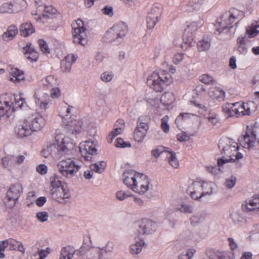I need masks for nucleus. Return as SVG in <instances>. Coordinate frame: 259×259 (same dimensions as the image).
Returning a JSON list of instances; mask_svg holds the SVG:
<instances>
[{"label":"nucleus","instance_id":"16","mask_svg":"<svg viewBox=\"0 0 259 259\" xmlns=\"http://www.w3.org/2000/svg\"><path fill=\"white\" fill-rule=\"evenodd\" d=\"M51 193L53 199L59 203L63 202L66 199L70 197L69 190L67 186L64 185L57 189H51Z\"/></svg>","mask_w":259,"mask_h":259},{"label":"nucleus","instance_id":"51","mask_svg":"<svg viewBox=\"0 0 259 259\" xmlns=\"http://www.w3.org/2000/svg\"><path fill=\"white\" fill-rule=\"evenodd\" d=\"M168 120L169 117L168 115H165L161 119V123L160 126L162 131L165 133H168L169 131V126L168 124Z\"/></svg>","mask_w":259,"mask_h":259},{"label":"nucleus","instance_id":"59","mask_svg":"<svg viewBox=\"0 0 259 259\" xmlns=\"http://www.w3.org/2000/svg\"><path fill=\"white\" fill-rule=\"evenodd\" d=\"M61 95L60 90L58 88H53L50 91V97L53 99L59 98Z\"/></svg>","mask_w":259,"mask_h":259},{"label":"nucleus","instance_id":"33","mask_svg":"<svg viewBox=\"0 0 259 259\" xmlns=\"http://www.w3.org/2000/svg\"><path fill=\"white\" fill-rule=\"evenodd\" d=\"M148 130L137 125L134 134L135 140L139 143L142 142L146 136Z\"/></svg>","mask_w":259,"mask_h":259},{"label":"nucleus","instance_id":"23","mask_svg":"<svg viewBox=\"0 0 259 259\" xmlns=\"http://www.w3.org/2000/svg\"><path fill=\"white\" fill-rule=\"evenodd\" d=\"M23 188L20 183L12 184L8 190L6 195L10 200H17L22 193Z\"/></svg>","mask_w":259,"mask_h":259},{"label":"nucleus","instance_id":"50","mask_svg":"<svg viewBox=\"0 0 259 259\" xmlns=\"http://www.w3.org/2000/svg\"><path fill=\"white\" fill-rule=\"evenodd\" d=\"M14 12H18L23 9V8L25 7L26 5V2L25 0H16L14 3Z\"/></svg>","mask_w":259,"mask_h":259},{"label":"nucleus","instance_id":"42","mask_svg":"<svg viewBox=\"0 0 259 259\" xmlns=\"http://www.w3.org/2000/svg\"><path fill=\"white\" fill-rule=\"evenodd\" d=\"M150 121V118L147 115L141 116L137 121V126L143 127L147 130L149 129V123Z\"/></svg>","mask_w":259,"mask_h":259},{"label":"nucleus","instance_id":"34","mask_svg":"<svg viewBox=\"0 0 259 259\" xmlns=\"http://www.w3.org/2000/svg\"><path fill=\"white\" fill-rule=\"evenodd\" d=\"M18 33V29L16 26L11 25L8 28L6 32L3 34V39L5 41H9L13 38Z\"/></svg>","mask_w":259,"mask_h":259},{"label":"nucleus","instance_id":"44","mask_svg":"<svg viewBox=\"0 0 259 259\" xmlns=\"http://www.w3.org/2000/svg\"><path fill=\"white\" fill-rule=\"evenodd\" d=\"M88 259H100L101 250L98 248H91L87 252Z\"/></svg>","mask_w":259,"mask_h":259},{"label":"nucleus","instance_id":"30","mask_svg":"<svg viewBox=\"0 0 259 259\" xmlns=\"http://www.w3.org/2000/svg\"><path fill=\"white\" fill-rule=\"evenodd\" d=\"M124 128V121L122 119H118L114 124V127L111 134L108 136L107 140L111 141L113 138L121 134Z\"/></svg>","mask_w":259,"mask_h":259},{"label":"nucleus","instance_id":"6","mask_svg":"<svg viewBox=\"0 0 259 259\" xmlns=\"http://www.w3.org/2000/svg\"><path fill=\"white\" fill-rule=\"evenodd\" d=\"M74 108L65 103L59 107V115L63 119L66 124L65 128L72 134L79 133L82 128V121L80 119H76V116L73 114L70 115Z\"/></svg>","mask_w":259,"mask_h":259},{"label":"nucleus","instance_id":"25","mask_svg":"<svg viewBox=\"0 0 259 259\" xmlns=\"http://www.w3.org/2000/svg\"><path fill=\"white\" fill-rule=\"evenodd\" d=\"M209 95L212 100L218 102L224 101L226 97L225 92L219 87L211 88L209 92Z\"/></svg>","mask_w":259,"mask_h":259},{"label":"nucleus","instance_id":"5","mask_svg":"<svg viewBox=\"0 0 259 259\" xmlns=\"http://www.w3.org/2000/svg\"><path fill=\"white\" fill-rule=\"evenodd\" d=\"M242 16L243 12L235 8H231L223 13L217 20L214 33L219 35L224 30L232 28L235 24L239 21Z\"/></svg>","mask_w":259,"mask_h":259},{"label":"nucleus","instance_id":"24","mask_svg":"<svg viewBox=\"0 0 259 259\" xmlns=\"http://www.w3.org/2000/svg\"><path fill=\"white\" fill-rule=\"evenodd\" d=\"M236 41L237 51L240 54L245 55L249 47V40L246 36H239Z\"/></svg>","mask_w":259,"mask_h":259},{"label":"nucleus","instance_id":"14","mask_svg":"<svg viewBox=\"0 0 259 259\" xmlns=\"http://www.w3.org/2000/svg\"><path fill=\"white\" fill-rule=\"evenodd\" d=\"M34 97L36 105L42 111H46L52 105V100L49 95L46 93L41 95L39 90L36 91Z\"/></svg>","mask_w":259,"mask_h":259},{"label":"nucleus","instance_id":"12","mask_svg":"<svg viewBox=\"0 0 259 259\" xmlns=\"http://www.w3.org/2000/svg\"><path fill=\"white\" fill-rule=\"evenodd\" d=\"M162 13V11L160 7L155 5L152 6L147 17V27L149 29L153 28L156 25L161 18Z\"/></svg>","mask_w":259,"mask_h":259},{"label":"nucleus","instance_id":"63","mask_svg":"<svg viewBox=\"0 0 259 259\" xmlns=\"http://www.w3.org/2000/svg\"><path fill=\"white\" fill-rule=\"evenodd\" d=\"M44 12L47 15H53L57 13V10L52 6H46L44 8Z\"/></svg>","mask_w":259,"mask_h":259},{"label":"nucleus","instance_id":"29","mask_svg":"<svg viewBox=\"0 0 259 259\" xmlns=\"http://www.w3.org/2000/svg\"><path fill=\"white\" fill-rule=\"evenodd\" d=\"M205 2V0H188L185 11L190 13L199 11Z\"/></svg>","mask_w":259,"mask_h":259},{"label":"nucleus","instance_id":"41","mask_svg":"<svg viewBox=\"0 0 259 259\" xmlns=\"http://www.w3.org/2000/svg\"><path fill=\"white\" fill-rule=\"evenodd\" d=\"M106 167V163L104 161H99L90 165V168L96 172L102 173Z\"/></svg>","mask_w":259,"mask_h":259},{"label":"nucleus","instance_id":"36","mask_svg":"<svg viewBox=\"0 0 259 259\" xmlns=\"http://www.w3.org/2000/svg\"><path fill=\"white\" fill-rule=\"evenodd\" d=\"M8 247L10 250H18L20 252H24L25 248L21 242L18 241L13 239L7 240Z\"/></svg>","mask_w":259,"mask_h":259},{"label":"nucleus","instance_id":"31","mask_svg":"<svg viewBox=\"0 0 259 259\" xmlns=\"http://www.w3.org/2000/svg\"><path fill=\"white\" fill-rule=\"evenodd\" d=\"M236 102L233 103H226L222 107V111L227 117L235 116L237 117Z\"/></svg>","mask_w":259,"mask_h":259},{"label":"nucleus","instance_id":"38","mask_svg":"<svg viewBox=\"0 0 259 259\" xmlns=\"http://www.w3.org/2000/svg\"><path fill=\"white\" fill-rule=\"evenodd\" d=\"M194 115V114L190 113H180V115L176 118L175 123L179 128H180L182 126V123L184 121L191 118L192 116Z\"/></svg>","mask_w":259,"mask_h":259},{"label":"nucleus","instance_id":"28","mask_svg":"<svg viewBox=\"0 0 259 259\" xmlns=\"http://www.w3.org/2000/svg\"><path fill=\"white\" fill-rule=\"evenodd\" d=\"M244 210L250 211L254 209H259V194H255L248 202L246 201L242 205Z\"/></svg>","mask_w":259,"mask_h":259},{"label":"nucleus","instance_id":"26","mask_svg":"<svg viewBox=\"0 0 259 259\" xmlns=\"http://www.w3.org/2000/svg\"><path fill=\"white\" fill-rule=\"evenodd\" d=\"M23 50L25 57L30 62H36L37 60L39 54L31 47L30 43L24 47Z\"/></svg>","mask_w":259,"mask_h":259},{"label":"nucleus","instance_id":"3","mask_svg":"<svg viewBox=\"0 0 259 259\" xmlns=\"http://www.w3.org/2000/svg\"><path fill=\"white\" fill-rule=\"evenodd\" d=\"M56 143L48 144L42 151L41 155L45 158H48L57 150L61 154H65L73 146V141L68 136L57 131L55 137Z\"/></svg>","mask_w":259,"mask_h":259},{"label":"nucleus","instance_id":"55","mask_svg":"<svg viewBox=\"0 0 259 259\" xmlns=\"http://www.w3.org/2000/svg\"><path fill=\"white\" fill-rule=\"evenodd\" d=\"M195 253V250L193 248L188 249L185 254H181L179 259H190Z\"/></svg>","mask_w":259,"mask_h":259},{"label":"nucleus","instance_id":"60","mask_svg":"<svg viewBox=\"0 0 259 259\" xmlns=\"http://www.w3.org/2000/svg\"><path fill=\"white\" fill-rule=\"evenodd\" d=\"M113 74L112 72H105L102 74L101 78L103 81L108 82L112 80Z\"/></svg>","mask_w":259,"mask_h":259},{"label":"nucleus","instance_id":"45","mask_svg":"<svg viewBox=\"0 0 259 259\" xmlns=\"http://www.w3.org/2000/svg\"><path fill=\"white\" fill-rule=\"evenodd\" d=\"M14 13V6L12 3H6L0 7V13Z\"/></svg>","mask_w":259,"mask_h":259},{"label":"nucleus","instance_id":"49","mask_svg":"<svg viewBox=\"0 0 259 259\" xmlns=\"http://www.w3.org/2000/svg\"><path fill=\"white\" fill-rule=\"evenodd\" d=\"M50 180L51 189H57L64 185L62 184V182L59 180L58 176L56 175L51 177Z\"/></svg>","mask_w":259,"mask_h":259},{"label":"nucleus","instance_id":"37","mask_svg":"<svg viewBox=\"0 0 259 259\" xmlns=\"http://www.w3.org/2000/svg\"><path fill=\"white\" fill-rule=\"evenodd\" d=\"M136 239V243L131 246V252L132 254H138L142 249L143 246L145 244L143 240L140 239L139 238H137Z\"/></svg>","mask_w":259,"mask_h":259},{"label":"nucleus","instance_id":"8","mask_svg":"<svg viewBox=\"0 0 259 259\" xmlns=\"http://www.w3.org/2000/svg\"><path fill=\"white\" fill-rule=\"evenodd\" d=\"M211 184L204 181H194L187 189V192L194 200H198L206 195L212 193Z\"/></svg>","mask_w":259,"mask_h":259},{"label":"nucleus","instance_id":"10","mask_svg":"<svg viewBox=\"0 0 259 259\" xmlns=\"http://www.w3.org/2000/svg\"><path fill=\"white\" fill-rule=\"evenodd\" d=\"M59 172L66 177L74 176L80 168V166L71 158L60 160L57 164Z\"/></svg>","mask_w":259,"mask_h":259},{"label":"nucleus","instance_id":"32","mask_svg":"<svg viewBox=\"0 0 259 259\" xmlns=\"http://www.w3.org/2000/svg\"><path fill=\"white\" fill-rule=\"evenodd\" d=\"M35 31V29L30 22L22 23L20 27V35L24 37H27Z\"/></svg>","mask_w":259,"mask_h":259},{"label":"nucleus","instance_id":"35","mask_svg":"<svg viewBox=\"0 0 259 259\" xmlns=\"http://www.w3.org/2000/svg\"><path fill=\"white\" fill-rule=\"evenodd\" d=\"M10 79L15 83L24 79L23 72L17 68H12L10 72Z\"/></svg>","mask_w":259,"mask_h":259},{"label":"nucleus","instance_id":"27","mask_svg":"<svg viewBox=\"0 0 259 259\" xmlns=\"http://www.w3.org/2000/svg\"><path fill=\"white\" fill-rule=\"evenodd\" d=\"M77 56L74 54H68L61 61V69L63 72L69 71L73 63H74Z\"/></svg>","mask_w":259,"mask_h":259},{"label":"nucleus","instance_id":"43","mask_svg":"<svg viewBox=\"0 0 259 259\" xmlns=\"http://www.w3.org/2000/svg\"><path fill=\"white\" fill-rule=\"evenodd\" d=\"M73 254L74 252L70 247H64L61 250L59 259H72Z\"/></svg>","mask_w":259,"mask_h":259},{"label":"nucleus","instance_id":"46","mask_svg":"<svg viewBox=\"0 0 259 259\" xmlns=\"http://www.w3.org/2000/svg\"><path fill=\"white\" fill-rule=\"evenodd\" d=\"M116 197L120 201H123L128 198L133 197V194L129 191L120 190L116 192Z\"/></svg>","mask_w":259,"mask_h":259},{"label":"nucleus","instance_id":"9","mask_svg":"<svg viewBox=\"0 0 259 259\" xmlns=\"http://www.w3.org/2000/svg\"><path fill=\"white\" fill-rule=\"evenodd\" d=\"M72 27L73 42L82 46L85 45L88 42V36L83 21L78 19L72 23Z\"/></svg>","mask_w":259,"mask_h":259},{"label":"nucleus","instance_id":"22","mask_svg":"<svg viewBox=\"0 0 259 259\" xmlns=\"http://www.w3.org/2000/svg\"><path fill=\"white\" fill-rule=\"evenodd\" d=\"M156 228V224L150 220L143 219L141 221L138 230L140 234H150Z\"/></svg>","mask_w":259,"mask_h":259},{"label":"nucleus","instance_id":"13","mask_svg":"<svg viewBox=\"0 0 259 259\" xmlns=\"http://www.w3.org/2000/svg\"><path fill=\"white\" fill-rule=\"evenodd\" d=\"M199 27L200 26L197 22H192L187 25L183 36V40L185 44H188L190 46L194 44L193 34L197 31Z\"/></svg>","mask_w":259,"mask_h":259},{"label":"nucleus","instance_id":"40","mask_svg":"<svg viewBox=\"0 0 259 259\" xmlns=\"http://www.w3.org/2000/svg\"><path fill=\"white\" fill-rule=\"evenodd\" d=\"M174 94L171 92H165L161 97V102L165 105H169L175 101Z\"/></svg>","mask_w":259,"mask_h":259},{"label":"nucleus","instance_id":"58","mask_svg":"<svg viewBox=\"0 0 259 259\" xmlns=\"http://www.w3.org/2000/svg\"><path fill=\"white\" fill-rule=\"evenodd\" d=\"M101 11L103 14L109 17H112L114 14L113 8L111 6H106L101 10Z\"/></svg>","mask_w":259,"mask_h":259},{"label":"nucleus","instance_id":"52","mask_svg":"<svg viewBox=\"0 0 259 259\" xmlns=\"http://www.w3.org/2000/svg\"><path fill=\"white\" fill-rule=\"evenodd\" d=\"M38 44L39 45L40 50L42 53L46 54L50 53V49L48 47V44L44 40L42 39H38Z\"/></svg>","mask_w":259,"mask_h":259},{"label":"nucleus","instance_id":"1","mask_svg":"<svg viewBox=\"0 0 259 259\" xmlns=\"http://www.w3.org/2000/svg\"><path fill=\"white\" fill-rule=\"evenodd\" d=\"M124 184L134 192L140 195L145 194L149 189L148 177L133 169L127 170L122 175Z\"/></svg>","mask_w":259,"mask_h":259},{"label":"nucleus","instance_id":"4","mask_svg":"<svg viewBox=\"0 0 259 259\" xmlns=\"http://www.w3.org/2000/svg\"><path fill=\"white\" fill-rule=\"evenodd\" d=\"M173 81L171 75L168 71L162 70L150 73L147 78L146 83L150 89L155 92L161 93Z\"/></svg>","mask_w":259,"mask_h":259},{"label":"nucleus","instance_id":"7","mask_svg":"<svg viewBox=\"0 0 259 259\" xmlns=\"http://www.w3.org/2000/svg\"><path fill=\"white\" fill-rule=\"evenodd\" d=\"M128 31L127 24L123 22L115 24L108 30L104 35L103 39L106 42H112L122 39Z\"/></svg>","mask_w":259,"mask_h":259},{"label":"nucleus","instance_id":"48","mask_svg":"<svg viewBox=\"0 0 259 259\" xmlns=\"http://www.w3.org/2000/svg\"><path fill=\"white\" fill-rule=\"evenodd\" d=\"M199 80L205 84H212L215 82L213 77L208 74H203L199 77Z\"/></svg>","mask_w":259,"mask_h":259},{"label":"nucleus","instance_id":"56","mask_svg":"<svg viewBox=\"0 0 259 259\" xmlns=\"http://www.w3.org/2000/svg\"><path fill=\"white\" fill-rule=\"evenodd\" d=\"M49 215L47 212L41 211L36 213L37 219L41 222H44L48 220Z\"/></svg>","mask_w":259,"mask_h":259},{"label":"nucleus","instance_id":"17","mask_svg":"<svg viewBox=\"0 0 259 259\" xmlns=\"http://www.w3.org/2000/svg\"><path fill=\"white\" fill-rule=\"evenodd\" d=\"M238 141L240 145L247 149L253 148L257 142L256 135L250 130L246 131L245 135L240 137Z\"/></svg>","mask_w":259,"mask_h":259},{"label":"nucleus","instance_id":"57","mask_svg":"<svg viewBox=\"0 0 259 259\" xmlns=\"http://www.w3.org/2000/svg\"><path fill=\"white\" fill-rule=\"evenodd\" d=\"M14 156H6L2 158V164L4 167H7L9 164L13 163Z\"/></svg>","mask_w":259,"mask_h":259},{"label":"nucleus","instance_id":"19","mask_svg":"<svg viewBox=\"0 0 259 259\" xmlns=\"http://www.w3.org/2000/svg\"><path fill=\"white\" fill-rule=\"evenodd\" d=\"M33 133L41 130L46 124L45 118L39 114L32 116V117L26 119Z\"/></svg>","mask_w":259,"mask_h":259},{"label":"nucleus","instance_id":"2","mask_svg":"<svg viewBox=\"0 0 259 259\" xmlns=\"http://www.w3.org/2000/svg\"><path fill=\"white\" fill-rule=\"evenodd\" d=\"M218 147L221 150L223 158L218 160V166H221L227 162H235L243 157L242 154L238 151V144L232 139L222 138L219 140Z\"/></svg>","mask_w":259,"mask_h":259},{"label":"nucleus","instance_id":"54","mask_svg":"<svg viewBox=\"0 0 259 259\" xmlns=\"http://www.w3.org/2000/svg\"><path fill=\"white\" fill-rule=\"evenodd\" d=\"M246 32L249 37L250 38L256 36L259 33V30L257 29L252 24L247 29Z\"/></svg>","mask_w":259,"mask_h":259},{"label":"nucleus","instance_id":"53","mask_svg":"<svg viewBox=\"0 0 259 259\" xmlns=\"http://www.w3.org/2000/svg\"><path fill=\"white\" fill-rule=\"evenodd\" d=\"M115 146L119 148L131 147V144L130 142H126L121 138H118L115 141Z\"/></svg>","mask_w":259,"mask_h":259},{"label":"nucleus","instance_id":"18","mask_svg":"<svg viewBox=\"0 0 259 259\" xmlns=\"http://www.w3.org/2000/svg\"><path fill=\"white\" fill-rule=\"evenodd\" d=\"M237 117L249 115L255 107L253 102L244 103L241 101L236 102Z\"/></svg>","mask_w":259,"mask_h":259},{"label":"nucleus","instance_id":"21","mask_svg":"<svg viewBox=\"0 0 259 259\" xmlns=\"http://www.w3.org/2000/svg\"><path fill=\"white\" fill-rule=\"evenodd\" d=\"M206 254L210 259H234V253L230 251L210 249Z\"/></svg>","mask_w":259,"mask_h":259},{"label":"nucleus","instance_id":"64","mask_svg":"<svg viewBox=\"0 0 259 259\" xmlns=\"http://www.w3.org/2000/svg\"><path fill=\"white\" fill-rule=\"evenodd\" d=\"M36 171L41 175H44L47 174L48 171L47 166L43 164H39L36 167Z\"/></svg>","mask_w":259,"mask_h":259},{"label":"nucleus","instance_id":"11","mask_svg":"<svg viewBox=\"0 0 259 259\" xmlns=\"http://www.w3.org/2000/svg\"><path fill=\"white\" fill-rule=\"evenodd\" d=\"M79 149L81 156L87 160H90L97 152L96 145L93 142L90 141L81 142L79 145Z\"/></svg>","mask_w":259,"mask_h":259},{"label":"nucleus","instance_id":"20","mask_svg":"<svg viewBox=\"0 0 259 259\" xmlns=\"http://www.w3.org/2000/svg\"><path fill=\"white\" fill-rule=\"evenodd\" d=\"M15 133L18 138H23L31 136L33 132L26 119L15 127Z\"/></svg>","mask_w":259,"mask_h":259},{"label":"nucleus","instance_id":"15","mask_svg":"<svg viewBox=\"0 0 259 259\" xmlns=\"http://www.w3.org/2000/svg\"><path fill=\"white\" fill-rule=\"evenodd\" d=\"M16 100L11 94H5L0 96V117L6 114L14 104L13 100Z\"/></svg>","mask_w":259,"mask_h":259},{"label":"nucleus","instance_id":"61","mask_svg":"<svg viewBox=\"0 0 259 259\" xmlns=\"http://www.w3.org/2000/svg\"><path fill=\"white\" fill-rule=\"evenodd\" d=\"M7 247H8L7 240L3 241L0 243V258H3L5 257L4 251Z\"/></svg>","mask_w":259,"mask_h":259},{"label":"nucleus","instance_id":"47","mask_svg":"<svg viewBox=\"0 0 259 259\" xmlns=\"http://www.w3.org/2000/svg\"><path fill=\"white\" fill-rule=\"evenodd\" d=\"M197 49L199 52L206 51L210 47L209 41L202 39L197 42Z\"/></svg>","mask_w":259,"mask_h":259},{"label":"nucleus","instance_id":"39","mask_svg":"<svg viewBox=\"0 0 259 259\" xmlns=\"http://www.w3.org/2000/svg\"><path fill=\"white\" fill-rule=\"evenodd\" d=\"M168 158L169 164L174 168H177L179 166V162L178 160L176 153L171 150L167 151L166 156Z\"/></svg>","mask_w":259,"mask_h":259},{"label":"nucleus","instance_id":"62","mask_svg":"<svg viewBox=\"0 0 259 259\" xmlns=\"http://www.w3.org/2000/svg\"><path fill=\"white\" fill-rule=\"evenodd\" d=\"M184 54L177 53L174 55L172 58V62L175 64H178L184 59Z\"/></svg>","mask_w":259,"mask_h":259}]
</instances>
